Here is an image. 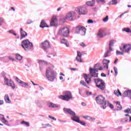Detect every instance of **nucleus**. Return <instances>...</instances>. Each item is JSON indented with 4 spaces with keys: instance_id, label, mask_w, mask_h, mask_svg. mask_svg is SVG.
Here are the masks:
<instances>
[{
    "instance_id": "1",
    "label": "nucleus",
    "mask_w": 131,
    "mask_h": 131,
    "mask_svg": "<svg viewBox=\"0 0 131 131\" xmlns=\"http://www.w3.org/2000/svg\"><path fill=\"white\" fill-rule=\"evenodd\" d=\"M90 74H83V78L85 79L86 83L89 84V83L92 81V77H98L99 75L98 73H96V72H99V69H93L90 68L89 69Z\"/></svg>"
},
{
    "instance_id": "2",
    "label": "nucleus",
    "mask_w": 131,
    "mask_h": 131,
    "mask_svg": "<svg viewBox=\"0 0 131 131\" xmlns=\"http://www.w3.org/2000/svg\"><path fill=\"white\" fill-rule=\"evenodd\" d=\"M63 110L64 113H68V114H70V115L71 116L72 120L75 121V122H78V123H80V124H81V125H85V123L82 121H80L79 120V117L77 116L75 112L72 111L71 109L64 107Z\"/></svg>"
},
{
    "instance_id": "3",
    "label": "nucleus",
    "mask_w": 131,
    "mask_h": 131,
    "mask_svg": "<svg viewBox=\"0 0 131 131\" xmlns=\"http://www.w3.org/2000/svg\"><path fill=\"white\" fill-rule=\"evenodd\" d=\"M46 77L49 81H54L56 79V74L53 68L49 67L46 69Z\"/></svg>"
},
{
    "instance_id": "4",
    "label": "nucleus",
    "mask_w": 131,
    "mask_h": 131,
    "mask_svg": "<svg viewBox=\"0 0 131 131\" xmlns=\"http://www.w3.org/2000/svg\"><path fill=\"white\" fill-rule=\"evenodd\" d=\"M97 104L99 105H102L103 109H106V107L109 105V101L105 100V97H103L102 95H99L97 96L95 99Z\"/></svg>"
},
{
    "instance_id": "5",
    "label": "nucleus",
    "mask_w": 131,
    "mask_h": 131,
    "mask_svg": "<svg viewBox=\"0 0 131 131\" xmlns=\"http://www.w3.org/2000/svg\"><path fill=\"white\" fill-rule=\"evenodd\" d=\"M59 99H61L63 101H67L68 102L70 100L73 99L72 97V93L70 91H65L63 92V95H60L58 96Z\"/></svg>"
},
{
    "instance_id": "6",
    "label": "nucleus",
    "mask_w": 131,
    "mask_h": 131,
    "mask_svg": "<svg viewBox=\"0 0 131 131\" xmlns=\"http://www.w3.org/2000/svg\"><path fill=\"white\" fill-rule=\"evenodd\" d=\"M21 47L26 50L29 51L33 49V44L29 41V40L26 39L21 41Z\"/></svg>"
},
{
    "instance_id": "7",
    "label": "nucleus",
    "mask_w": 131,
    "mask_h": 131,
    "mask_svg": "<svg viewBox=\"0 0 131 131\" xmlns=\"http://www.w3.org/2000/svg\"><path fill=\"white\" fill-rule=\"evenodd\" d=\"M94 82L96 84L97 88H98L101 91H105L106 90V85H105V82L103 81V80L100 78L94 79Z\"/></svg>"
},
{
    "instance_id": "8",
    "label": "nucleus",
    "mask_w": 131,
    "mask_h": 131,
    "mask_svg": "<svg viewBox=\"0 0 131 131\" xmlns=\"http://www.w3.org/2000/svg\"><path fill=\"white\" fill-rule=\"evenodd\" d=\"M86 33V29L83 26H78L76 27L75 34H79L81 36H84Z\"/></svg>"
},
{
    "instance_id": "9",
    "label": "nucleus",
    "mask_w": 131,
    "mask_h": 131,
    "mask_svg": "<svg viewBox=\"0 0 131 131\" xmlns=\"http://www.w3.org/2000/svg\"><path fill=\"white\" fill-rule=\"evenodd\" d=\"M6 74L5 72H3L2 73V75L4 78L5 83L6 85H8V86H11L12 90H14L16 88V85H15V83L12 80H9V79L6 77Z\"/></svg>"
},
{
    "instance_id": "10",
    "label": "nucleus",
    "mask_w": 131,
    "mask_h": 131,
    "mask_svg": "<svg viewBox=\"0 0 131 131\" xmlns=\"http://www.w3.org/2000/svg\"><path fill=\"white\" fill-rule=\"evenodd\" d=\"M70 32V31H69V29H68V28L64 27L59 30L58 33L61 36H63L64 37H67Z\"/></svg>"
},
{
    "instance_id": "11",
    "label": "nucleus",
    "mask_w": 131,
    "mask_h": 131,
    "mask_svg": "<svg viewBox=\"0 0 131 131\" xmlns=\"http://www.w3.org/2000/svg\"><path fill=\"white\" fill-rule=\"evenodd\" d=\"M119 48L122 52H123V53H127L128 54H129V51L131 50L130 44H122Z\"/></svg>"
},
{
    "instance_id": "12",
    "label": "nucleus",
    "mask_w": 131,
    "mask_h": 131,
    "mask_svg": "<svg viewBox=\"0 0 131 131\" xmlns=\"http://www.w3.org/2000/svg\"><path fill=\"white\" fill-rule=\"evenodd\" d=\"M79 15H86L88 14V9L85 6H80L77 8Z\"/></svg>"
},
{
    "instance_id": "13",
    "label": "nucleus",
    "mask_w": 131,
    "mask_h": 131,
    "mask_svg": "<svg viewBox=\"0 0 131 131\" xmlns=\"http://www.w3.org/2000/svg\"><path fill=\"white\" fill-rule=\"evenodd\" d=\"M67 20L69 21H73L75 18V12L73 11L70 12L66 14Z\"/></svg>"
},
{
    "instance_id": "14",
    "label": "nucleus",
    "mask_w": 131,
    "mask_h": 131,
    "mask_svg": "<svg viewBox=\"0 0 131 131\" xmlns=\"http://www.w3.org/2000/svg\"><path fill=\"white\" fill-rule=\"evenodd\" d=\"M37 62L39 64L40 71H42V69H43V67L45 65H48V64H49V63H48V61L42 60H38Z\"/></svg>"
},
{
    "instance_id": "15",
    "label": "nucleus",
    "mask_w": 131,
    "mask_h": 131,
    "mask_svg": "<svg viewBox=\"0 0 131 131\" xmlns=\"http://www.w3.org/2000/svg\"><path fill=\"white\" fill-rule=\"evenodd\" d=\"M41 48L44 51L48 50V49H50V42L48 40H46L45 41L42 42L41 43Z\"/></svg>"
},
{
    "instance_id": "16",
    "label": "nucleus",
    "mask_w": 131,
    "mask_h": 131,
    "mask_svg": "<svg viewBox=\"0 0 131 131\" xmlns=\"http://www.w3.org/2000/svg\"><path fill=\"white\" fill-rule=\"evenodd\" d=\"M97 35L98 36H99V37L102 38L104 37V36H106V35H107V34H106L104 30H102L99 31Z\"/></svg>"
},
{
    "instance_id": "17",
    "label": "nucleus",
    "mask_w": 131,
    "mask_h": 131,
    "mask_svg": "<svg viewBox=\"0 0 131 131\" xmlns=\"http://www.w3.org/2000/svg\"><path fill=\"white\" fill-rule=\"evenodd\" d=\"M110 63V60L107 59H103V68H106V69H108V64Z\"/></svg>"
},
{
    "instance_id": "18",
    "label": "nucleus",
    "mask_w": 131,
    "mask_h": 131,
    "mask_svg": "<svg viewBox=\"0 0 131 131\" xmlns=\"http://www.w3.org/2000/svg\"><path fill=\"white\" fill-rule=\"evenodd\" d=\"M116 41L115 40H112L110 41L108 46L109 50H110L111 51H114L113 48H112V47H114V43H115Z\"/></svg>"
},
{
    "instance_id": "19",
    "label": "nucleus",
    "mask_w": 131,
    "mask_h": 131,
    "mask_svg": "<svg viewBox=\"0 0 131 131\" xmlns=\"http://www.w3.org/2000/svg\"><path fill=\"white\" fill-rule=\"evenodd\" d=\"M20 39L25 38V36H27V33L23 30V29L20 28Z\"/></svg>"
},
{
    "instance_id": "20",
    "label": "nucleus",
    "mask_w": 131,
    "mask_h": 131,
    "mask_svg": "<svg viewBox=\"0 0 131 131\" xmlns=\"http://www.w3.org/2000/svg\"><path fill=\"white\" fill-rule=\"evenodd\" d=\"M95 3H96L95 0H92V1H88L86 2V5L87 7H94V6H95Z\"/></svg>"
},
{
    "instance_id": "21",
    "label": "nucleus",
    "mask_w": 131,
    "mask_h": 131,
    "mask_svg": "<svg viewBox=\"0 0 131 131\" xmlns=\"http://www.w3.org/2000/svg\"><path fill=\"white\" fill-rule=\"evenodd\" d=\"M56 22H57V18H56V17H53L50 22V26H57Z\"/></svg>"
},
{
    "instance_id": "22",
    "label": "nucleus",
    "mask_w": 131,
    "mask_h": 131,
    "mask_svg": "<svg viewBox=\"0 0 131 131\" xmlns=\"http://www.w3.org/2000/svg\"><path fill=\"white\" fill-rule=\"evenodd\" d=\"M61 43H63L66 46L67 48H69L70 45H69V42H68V40L65 38H62L60 41Z\"/></svg>"
},
{
    "instance_id": "23",
    "label": "nucleus",
    "mask_w": 131,
    "mask_h": 131,
    "mask_svg": "<svg viewBox=\"0 0 131 131\" xmlns=\"http://www.w3.org/2000/svg\"><path fill=\"white\" fill-rule=\"evenodd\" d=\"M48 107L49 108H58L60 107L59 105H58L53 102H50L48 104Z\"/></svg>"
},
{
    "instance_id": "24",
    "label": "nucleus",
    "mask_w": 131,
    "mask_h": 131,
    "mask_svg": "<svg viewBox=\"0 0 131 131\" xmlns=\"http://www.w3.org/2000/svg\"><path fill=\"white\" fill-rule=\"evenodd\" d=\"M4 100L7 104H11V100L10 99V97H9V95L5 94L4 96Z\"/></svg>"
},
{
    "instance_id": "25",
    "label": "nucleus",
    "mask_w": 131,
    "mask_h": 131,
    "mask_svg": "<svg viewBox=\"0 0 131 131\" xmlns=\"http://www.w3.org/2000/svg\"><path fill=\"white\" fill-rule=\"evenodd\" d=\"M40 27L41 28H45V27H49L48 25H47V24L46 23V21H45L44 20H42L41 21L40 25Z\"/></svg>"
},
{
    "instance_id": "26",
    "label": "nucleus",
    "mask_w": 131,
    "mask_h": 131,
    "mask_svg": "<svg viewBox=\"0 0 131 131\" xmlns=\"http://www.w3.org/2000/svg\"><path fill=\"white\" fill-rule=\"evenodd\" d=\"M36 105H37V107H38L39 108H42V107H43V104H42V102L39 101V100H37V101H36Z\"/></svg>"
},
{
    "instance_id": "27",
    "label": "nucleus",
    "mask_w": 131,
    "mask_h": 131,
    "mask_svg": "<svg viewBox=\"0 0 131 131\" xmlns=\"http://www.w3.org/2000/svg\"><path fill=\"white\" fill-rule=\"evenodd\" d=\"M113 50H111L110 49L107 50V52L104 53V58H107V57H110V56L111 55V52H113Z\"/></svg>"
},
{
    "instance_id": "28",
    "label": "nucleus",
    "mask_w": 131,
    "mask_h": 131,
    "mask_svg": "<svg viewBox=\"0 0 131 131\" xmlns=\"http://www.w3.org/2000/svg\"><path fill=\"white\" fill-rule=\"evenodd\" d=\"M117 110H122V106L120 105V102L117 101L116 102Z\"/></svg>"
},
{
    "instance_id": "29",
    "label": "nucleus",
    "mask_w": 131,
    "mask_h": 131,
    "mask_svg": "<svg viewBox=\"0 0 131 131\" xmlns=\"http://www.w3.org/2000/svg\"><path fill=\"white\" fill-rule=\"evenodd\" d=\"M114 93L115 95L117 97H119V96H121V92L119 91V90L118 89L117 91L115 90Z\"/></svg>"
},
{
    "instance_id": "30",
    "label": "nucleus",
    "mask_w": 131,
    "mask_h": 131,
    "mask_svg": "<svg viewBox=\"0 0 131 131\" xmlns=\"http://www.w3.org/2000/svg\"><path fill=\"white\" fill-rule=\"evenodd\" d=\"M117 0H112L108 3V6H110V5H117Z\"/></svg>"
},
{
    "instance_id": "31",
    "label": "nucleus",
    "mask_w": 131,
    "mask_h": 131,
    "mask_svg": "<svg viewBox=\"0 0 131 131\" xmlns=\"http://www.w3.org/2000/svg\"><path fill=\"white\" fill-rule=\"evenodd\" d=\"M66 20H67V18H66V16L61 17L60 19V23H65Z\"/></svg>"
},
{
    "instance_id": "32",
    "label": "nucleus",
    "mask_w": 131,
    "mask_h": 131,
    "mask_svg": "<svg viewBox=\"0 0 131 131\" xmlns=\"http://www.w3.org/2000/svg\"><path fill=\"white\" fill-rule=\"evenodd\" d=\"M16 60L21 61V60H22V56H21V55H20V54H17L16 55Z\"/></svg>"
},
{
    "instance_id": "33",
    "label": "nucleus",
    "mask_w": 131,
    "mask_h": 131,
    "mask_svg": "<svg viewBox=\"0 0 131 131\" xmlns=\"http://www.w3.org/2000/svg\"><path fill=\"white\" fill-rule=\"evenodd\" d=\"M122 31H125V32H128V33H131L130 29L128 28H125L124 29H122Z\"/></svg>"
},
{
    "instance_id": "34",
    "label": "nucleus",
    "mask_w": 131,
    "mask_h": 131,
    "mask_svg": "<svg viewBox=\"0 0 131 131\" xmlns=\"http://www.w3.org/2000/svg\"><path fill=\"white\" fill-rule=\"evenodd\" d=\"M80 84H82V85H83V86H85L86 88H89L88 85H86V83L84 82L83 80H81L80 82Z\"/></svg>"
},
{
    "instance_id": "35",
    "label": "nucleus",
    "mask_w": 131,
    "mask_h": 131,
    "mask_svg": "<svg viewBox=\"0 0 131 131\" xmlns=\"http://www.w3.org/2000/svg\"><path fill=\"white\" fill-rule=\"evenodd\" d=\"M2 122H3V123H5V124H6V125H7V126H10V124H8L9 123V121H8V120H6V119H4Z\"/></svg>"
},
{
    "instance_id": "36",
    "label": "nucleus",
    "mask_w": 131,
    "mask_h": 131,
    "mask_svg": "<svg viewBox=\"0 0 131 131\" xmlns=\"http://www.w3.org/2000/svg\"><path fill=\"white\" fill-rule=\"evenodd\" d=\"M21 124H25L26 126H29V122H25V121H23L20 122Z\"/></svg>"
},
{
    "instance_id": "37",
    "label": "nucleus",
    "mask_w": 131,
    "mask_h": 131,
    "mask_svg": "<svg viewBox=\"0 0 131 131\" xmlns=\"http://www.w3.org/2000/svg\"><path fill=\"white\" fill-rule=\"evenodd\" d=\"M8 32H9V33H11V34H13V35H14L15 36H16V35H17V34H16V33H15V32H14V30H9V31H8Z\"/></svg>"
},
{
    "instance_id": "38",
    "label": "nucleus",
    "mask_w": 131,
    "mask_h": 131,
    "mask_svg": "<svg viewBox=\"0 0 131 131\" xmlns=\"http://www.w3.org/2000/svg\"><path fill=\"white\" fill-rule=\"evenodd\" d=\"M127 97H128L129 99L131 100V92L129 90L127 91Z\"/></svg>"
},
{
    "instance_id": "39",
    "label": "nucleus",
    "mask_w": 131,
    "mask_h": 131,
    "mask_svg": "<svg viewBox=\"0 0 131 131\" xmlns=\"http://www.w3.org/2000/svg\"><path fill=\"white\" fill-rule=\"evenodd\" d=\"M114 70L115 71V76H117V73H118V70H117V68H116V67H115L114 68Z\"/></svg>"
},
{
    "instance_id": "40",
    "label": "nucleus",
    "mask_w": 131,
    "mask_h": 131,
    "mask_svg": "<svg viewBox=\"0 0 131 131\" xmlns=\"http://www.w3.org/2000/svg\"><path fill=\"white\" fill-rule=\"evenodd\" d=\"M124 112L125 113H130V114H131V109H130V108H127V110H125L124 111Z\"/></svg>"
},
{
    "instance_id": "41",
    "label": "nucleus",
    "mask_w": 131,
    "mask_h": 131,
    "mask_svg": "<svg viewBox=\"0 0 131 131\" xmlns=\"http://www.w3.org/2000/svg\"><path fill=\"white\" fill-rule=\"evenodd\" d=\"M109 20V16L107 15L103 19V22H107Z\"/></svg>"
},
{
    "instance_id": "42",
    "label": "nucleus",
    "mask_w": 131,
    "mask_h": 131,
    "mask_svg": "<svg viewBox=\"0 0 131 131\" xmlns=\"http://www.w3.org/2000/svg\"><path fill=\"white\" fill-rule=\"evenodd\" d=\"M123 52H120L118 50L116 51V55H123Z\"/></svg>"
},
{
    "instance_id": "43",
    "label": "nucleus",
    "mask_w": 131,
    "mask_h": 131,
    "mask_svg": "<svg viewBox=\"0 0 131 131\" xmlns=\"http://www.w3.org/2000/svg\"><path fill=\"white\" fill-rule=\"evenodd\" d=\"M5 117H4V115L3 114H0V119L1 120V121H3L4 120H5Z\"/></svg>"
},
{
    "instance_id": "44",
    "label": "nucleus",
    "mask_w": 131,
    "mask_h": 131,
    "mask_svg": "<svg viewBox=\"0 0 131 131\" xmlns=\"http://www.w3.org/2000/svg\"><path fill=\"white\" fill-rule=\"evenodd\" d=\"M77 57H78L79 58H81L82 56V54H81V53H80V52L79 51H77Z\"/></svg>"
},
{
    "instance_id": "45",
    "label": "nucleus",
    "mask_w": 131,
    "mask_h": 131,
    "mask_svg": "<svg viewBox=\"0 0 131 131\" xmlns=\"http://www.w3.org/2000/svg\"><path fill=\"white\" fill-rule=\"evenodd\" d=\"M76 60H77V61H78V62H82V60H81V57H76Z\"/></svg>"
},
{
    "instance_id": "46",
    "label": "nucleus",
    "mask_w": 131,
    "mask_h": 131,
    "mask_svg": "<svg viewBox=\"0 0 131 131\" xmlns=\"http://www.w3.org/2000/svg\"><path fill=\"white\" fill-rule=\"evenodd\" d=\"M4 18H3V17H0V26H2V24L4 23Z\"/></svg>"
},
{
    "instance_id": "47",
    "label": "nucleus",
    "mask_w": 131,
    "mask_h": 131,
    "mask_svg": "<svg viewBox=\"0 0 131 131\" xmlns=\"http://www.w3.org/2000/svg\"><path fill=\"white\" fill-rule=\"evenodd\" d=\"M82 118L84 119H87L88 120H89L90 119V116H82Z\"/></svg>"
},
{
    "instance_id": "48",
    "label": "nucleus",
    "mask_w": 131,
    "mask_h": 131,
    "mask_svg": "<svg viewBox=\"0 0 131 131\" xmlns=\"http://www.w3.org/2000/svg\"><path fill=\"white\" fill-rule=\"evenodd\" d=\"M128 121V118H126L122 120V122H127Z\"/></svg>"
},
{
    "instance_id": "49",
    "label": "nucleus",
    "mask_w": 131,
    "mask_h": 131,
    "mask_svg": "<svg viewBox=\"0 0 131 131\" xmlns=\"http://www.w3.org/2000/svg\"><path fill=\"white\" fill-rule=\"evenodd\" d=\"M15 80H16V81H18L19 83L21 84V82H22V81L20 79H19V78H18V77H16L15 78Z\"/></svg>"
},
{
    "instance_id": "50",
    "label": "nucleus",
    "mask_w": 131,
    "mask_h": 131,
    "mask_svg": "<svg viewBox=\"0 0 131 131\" xmlns=\"http://www.w3.org/2000/svg\"><path fill=\"white\" fill-rule=\"evenodd\" d=\"M20 84H23V85H28V84L25 82H23V81L20 82Z\"/></svg>"
},
{
    "instance_id": "51",
    "label": "nucleus",
    "mask_w": 131,
    "mask_h": 131,
    "mask_svg": "<svg viewBox=\"0 0 131 131\" xmlns=\"http://www.w3.org/2000/svg\"><path fill=\"white\" fill-rule=\"evenodd\" d=\"M87 23H88V24H91L92 23H94V21L92 19H89Z\"/></svg>"
},
{
    "instance_id": "52",
    "label": "nucleus",
    "mask_w": 131,
    "mask_h": 131,
    "mask_svg": "<svg viewBox=\"0 0 131 131\" xmlns=\"http://www.w3.org/2000/svg\"><path fill=\"white\" fill-rule=\"evenodd\" d=\"M48 58H51L52 57H55V55L53 54H50L47 55Z\"/></svg>"
},
{
    "instance_id": "53",
    "label": "nucleus",
    "mask_w": 131,
    "mask_h": 131,
    "mask_svg": "<svg viewBox=\"0 0 131 131\" xmlns=\"http://www.w3.org/2000/svg\"><path fill=\"white\" fill-rule=\"evenodd\" d=\"M107 106H110L111 109H113V108H114V106L112 104L110 103V102H109V104Z\"/></svg>"
},
{
    "instance_id": "54",
    "label": "nucleus",
    "mask_w": 131,
    "mask_h": 131,
    "mask_svg": "<svg viewBox=\"0 0 131 131\" xmlns=\"http://www.w3.org/2000/svg\"><path fill=\"white\" fill-rule=\"evenodd\" d=\"M95 118L89 117V120H90L91 121H95Z\"/></svg>"
},
{
    "instance_id": "55",
    "label": "nucleus",
    "mask_w": 131,
    "mask_h": 131,
    "mask_svg": "<svg viewBox=\"0 0 131 131\" xmlns=\"http://www.w3.org/2000/svg\"><path fill=\"white\" fill-rule=\"evenodd\" d=\"M33 23V21H32L30 19H29L27 21V24H31V23Z\"/></svg>"
},
{
    "instance_id": "56",
    "label": "nucleus",
    "mask_w": 131,
    "mask_h": 131,
    "mask_svg": "<svg viewBox=\"0 0 131 131\" xmlns=\"http://www.w3.org/2000/svg\"><path fill=\"white\" fill-rule=\"evenodd\" d=\"M49 118H51V119H53V120H57V119H56L55 117H52L51 116H49Z\"/></svg>"
},
{
    "instance_id": "57",
    "label": "nucleus",
    "mask_w": 131,
    "mask_h": 131,
    "mask_svg": "<svg viewBox=\"0 0 131 131\" xmlns=\"http://www.w3.org/2000/svg\"><path fill=\"white\" fill-rule=\"evenodd\" d=\"M86 96H91V95H92V92L86 91Z\"/></svg>"
},
{
    "instance_id": "58",
    "label": "nucleus",
    "mask_w": 131,
    "mask_h": 131,
    "mask_svg": "<svg viewBox=\"0 0 131 131\" xmlns=\"http://www.w3.org/2000/svg\"><path fill=\"white\" fill-rule=\"evenodd\" d=\"M97 3H103L105 4V0H97Z\"/></svg>"
},
{
    "instance_id": "59",
    "label": "nucleus",
    "mask_w": 131,
    "mask_h": 131,
    "mask_svg": "<svg viewBox=\"0 0 131 131\" xmlns=\"http://www.w3.org/2000/svg\"><path fill=\"white\" fill-rule=\"evenodd\" d=\"M124 97H127V91H126L124 92L123 94Z\"/></svg>"
},
{
    "instance_id": "60",
    "label": "nucleus",
    "mask_w": 131,
    "mask_h": 131,
    "mask_svg": "<svg viewBox=\"0 0 131 131\" xmlns=\"http://www.w3.org/2000/svg\"><path fill=\"white\" fill-rule=\"evenodd\" d=\"M80 46H81V47H84L85 46V44L83 42H81L80 43Z\"/></svg>"
},
{
    "instance_id": "61",
    "label": "nucleus",
    "mask_w": 131,
    "mask_h": 131,
    "mask_svg": "<svg viewBox=\"0 0 131 131\" xmlns=\"http://www.w3.org/2000/svg\"><path fill=\"white\" fill-rule=\"evenodd\" d=\"M8 58L9 60H11V61H15V59L12 57L9 56Z\"/></svg>"
},
{
    "instance_id": "62",
    "label": "nucleus",
    "mask_w": 131,
    "mask_h": 131,
    "mask_svg": "<svg viewBox=\"0 0 131 131\" xmlns=\"http://www.w3.org/2000/svg\"><path fill=\"white\" fill-rule=\"evenodd\" d=\"M101 76H102V77H106V74H104V73H102L101 74Z\"/></svg>"
},
{
    "instance_id": "63",
    "label": "nucleus",
    "mask_w": 131,
    "mask_h": 131,
    "mask_svg": "<svg viewBox=\"0 0 131 131\" xmlns=\"http://www.w3.org/2000/svg\"><path fill=\"white\" fill-rule=\"evenodd\" d=\"M4 100H0V106L4 105Z\"/></svg>"
},
{
    "instance_id": "64",
    "label": "nucleus",
    "mask_w": 131,
    "mask_h": 131,
    "mask_svg": "<svg viewBox=\"0 0 131 131\" xmlns=\"http://www.w3.org/2000/svg\"><path fill=\"white\" fill-rule=\"evenodd\" d=\"M45 125H46V126H48V127H52V125H51V124H49V123L46 124Z\"/></svg>"
}]
</instances>
